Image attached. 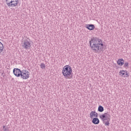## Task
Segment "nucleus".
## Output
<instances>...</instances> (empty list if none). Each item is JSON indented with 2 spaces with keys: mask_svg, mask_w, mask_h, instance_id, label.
<instances>
[{
  "mask_svg": "<svg viewBox=\"0 0 131 131\" xmlns=\"http://www.w3.org/2000/svg\"><path fill=\"white\" fill-rule=\"evenodd\" d=\"M120 75H122V76H124V77H128L129 75L127 73V71L122 70L120 71Z\"/></svg>",
  "mask_w": 131,
  "mask_h": 131,
  "instance_id": "obj_8",
  "label": "nucleus"
},
{
  "mask_svg": "<svg viewBox=\"0 0 131 131\" xmlns=\"http://www.w3.org/2000/svg\"><path fill=\"white\" fill-rule=\"evenodd\" d=\"M99 117L103 123H104V125H105V126H109V125H110V120L111 118V115H110V114L105 113L101 115Z\"/></svg>",
  "mask_w": 131,
  "mask_h": 131,
  "instance_id": "obj_3",
  "label": "nucleus"
},
{
  "mask_svg": "<svg viewBox=\"0 0 131 131\" xmlns=\"http://www.w3.org/2000/svg\"><path fill=\"white\" fill-rule=\"evenodd\" d=\"M86 28L89 29V30H94L95 29V26L94 25H88Z\"/></svg>",
  "mask_w": 131,
  "mask_h": 131,
  "instance_id": "obj_12",
  "label": "nucleus"
},
{
  "mask_svg": "<svg viewBox=\"0 0 131 131\" xmlns=\"http://www.w3.org/2000/svg\"><path fill=\"white\" fill-rule=\"evenodd\" d=\"M4 50V45L0 42V53H2Z\"/></svg>",
  "mask_w": 131,
  "mask_h": 131,
  "instance_id": "obj_14",
  "label": "nucleus"
},
{
  "mask_svg": "<svg viewBox=\"0 0 131 131\" xmlns=\"http://www.w3.org/2000/svg\"><path fill=\"white\" fill-rule=\"evenodd\" d=\"M90 118H93V117H98V113H97L95 111H92L90 113Z\"/></svg>",
  "mask_w": 131,
  "mask_h": 131,
  "instance_id": "obj_9",
  "label": "nucleus"
},
{
  "mask_svg": "<svg viewBox=\"0 0 131 131\" xmlns=\"http://www.w3.org/2000/svg\"><path fill=\"white\" fill-rule=\"evenodd\" d=\"M6 3L9 7H16L19 3V0H6Z\"/></svg>",
  "mask_w": 131,
  "mask_h": 131,
  "instance_id": "obj_5",
  "label": "nucleus"
},
{
  "mask_svg": "<svg viewBox=\"0 0 131 131\" xmlns=\"http://www.w3.org/2000/svg\"><path fill=\"white\" fill-rule=\"evenodd\" d=\"M124 67H128V62H125L124 64Z\"/></svg>",
  "mask_w": 131,
  "mask_h": 131,
  "instance_id": "obj_16",
  "label": "nucleus"
},
{
  "mask_svg": "<svg viewBox=\"0 0 131 131\" xmlns=\"http://www.w3.org/2000/svg\"><path fill=\"white\" fill-rule=\"evenodd\" d=\"M30 75V73H29L28 71L26 70H23L21 71L20 77L23 79H28V78L29 77Z\"/></svg>",
  "mask_w": 131,
  "mask_h": 131,
  "instance_id": "obj_6",
  "label": "nucleus"
},
{
  "mask_svg": "<svg viewBox=\"0 0 131 131\" xmlns=\"http://www.w3.org/2000/svg\"><path fill=\"white\" fill-rule=\"evenodd\" d=\"M40 66L41 69H45L46 68V64H45L43 63H41Z\"/></svg>",
  "mask_w": 131,
  "mask_h": 131,
  "instance_id": "obj_15",
  "label": "nucleus"
},
{
  "mask_svg": "<svg viewBox=\"0 0 131 131\" xmlns=\"http://www.w3.org/2000/svg\"><path fill=\"white\" fill-rule=\"evenodd\" d=\"M99 112H103L104 111V107L102 105H99L98 108Z\"/></svg>",
  "mask_w": 131,
  "mask_h": 131,
  "instance_id": "obj_13",
  "label": "nucleus"
},
{
  "mask_svg": "<svg viewBox=\"0 0 131 131\" xmlns=\"http://www.w3.org/2000/svg\"><path fill=\"white\" fill-rule=\"evenodd\" d=\"M62 73L66 79H71L72 78V68L70 66L66 65L63 67Z\"/></svg>",
  "mask_w": 131,
  "mask_h": 131,
  "instance_id": "obj_2",
  "label": "nucleus"
},
{
  "mask_svg": "<svg viewBox=\"0 0 131 131\" xmlns=\"http://www.w3.org/2000/svg\"><path fill=\"white\" fill-rule=\"evenodd\" d=\"M22 47L25 50H29L31 47V42L28 38H26L21 43Z\"/></svg>",
  "mask_w": 131,
  "mask_h": 131,
  "instance_id": "obj_4",
  "label": "nucleus"
},
{
  "mask_svg": "<svg viewBox=\"0 0 131 131\" xmlns=\"http://www.w3.org/2000/svg\"><path fill=\"white\" fill-rule=\"evenodd\" d=\"M13 72L15 76H16V77H20V76H21L22 71L19 69L15 68L13 69Z\"/></svg>",
  "mask_w": 131,
  "mask_h": 131,
  "instance_id": "obj_7",
  "label": "nucleus"
},
{
  "mask_svg": "<svg viewBox=\"0 0 131 131\" xmlns=\"http://www.w3.org/2000/svg\"><path fill=\"white\" fill-rule=\"evenodd\" d=\"M92 122L94 124H99V123H100V120H99L98 118H94L92 120Z\"/></svg>",
  "mask_w": 131,
  "mask_h": 131,
  "instance_id": "obj_11",
  "label": "nucleus"
},
{
  "mask_svg": "<svg viewBox=\"0 0 131 131\" xmlns=\"http://www.w3.org/2000/svg\"><path fill=\"white\" fill-rule=\"evenodd\" d=\"M89 43L93 52L98 53L100 51L104 50V43L101 39L98 38H92Z\"/></svg>",
  "mask_w": 131,
  "mask_h": 131,
  "instance_id": "obj_1",
  "label": "nucleus"
},
{
  "mask_svg": "<svg viewBox=\"0 0 131 131\" xmlns=\"http://www.w3.org/2000/svg\"><path fill=\"white\" fill-rule=\"evenodd\" d=\"M3 130L4 131H9V128H5V126H3Z\"/></svg>",
  "mask_w": 131,
  "mask_h": 131,
  "instance_id": "obj_17",
  "label": "nucleus"
},
{
  "mask_svg": "<svg viewBox=\"0 0 131 131\" xmlns=\"http://www.w3.org/2000/svg\"><path fill=\"white\" fill-rule=\"evenodd\" d=\"M117 64L119 65V66H122L123 64H124V60L123 59H119L117 61Z\"/></svg>",
  "mask_w": 131,
  "mask_h": 131,
  "instance_id": "obj_10",
  "label": "nucleus"
}]
</instances>
